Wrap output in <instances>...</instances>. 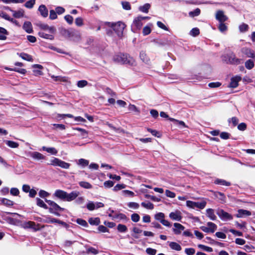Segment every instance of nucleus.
Segmentation results:
<instances>
[{
  "mask_svg": "<svg viewBox=\"0 0 255 255\" xmlns=\"http://www.w3.org/2000/svg\"><path fill=\"white\" fill-rule=\"evenodd\" d=\"M115 62L129 66H134L135 62L134 59L128 54L119 53L113 57Z\"/></svg>",
  "mask_w": 255,
  "mask_h": 255,
  "instance_id": "f257e3e1",
  "label": "nucleus"
},
{
  "mask_svg": "<svg viewBox=\"0 0 255 255\" xmlns=\"http://www.w3.org/2000/svg\"><path fill=\"white\" fill-rule=\"evenodd\" d=\"M222 60L227 64L239 65L241 63L242 60L236 58L233 52L225 54L222 56Z\"/></svg>",
  "mask_w": 255,
  "mask_h": 255,
  "instance_id": "f03ea898",
  "label": "nucleus"
},
{
  "mask_svg": "<svg viewBox=\"0 0 255 255\" xmlns=\"http://www.w3.org/2000/svg\"><path fill=\"white\" fill-rule=\"evenodd\" d=\"M45 202L51 206V207L48 208L49 212L56 216H60V214L58 212V211H62L64 210V208L60 207L57 203L53 201L45 199Z\"/></svg>",
  "mask_w": 255,
  "mask_h": 255,
  "instance_id": "7ed1b4c3",
  "label": "nucleus"
},
{
  "mask_svg": "<svg viewBox=\"0 0 255 255\" xmlns=\"http://www.w3.org/2000/svg\"><path fill=\"white\" fill-rule=\"evenodd\" d=\"M111 27L119 37H122L123 31L126 27L123 22L119 21L116 23H112Z\"/></svg>",
  "mask_w": 255,
  "mask_h": 255,
  "instance_id": "20e7f679",
  "label": "nucleus"
},
{
  "mask_svg": "<svg viewBox=\"0 0 255 255\" xmlns=\"http://www.w3.org/2000/svg\"><path fill=\"white\" fill-rule=\"evenodd\" d=\"M50 164L53 166H58L64 169H68L70 166V163L55 157L50 160Z\"/></svg>",
  "mask_w": 255,
  "mask_h": 255,
  "instance_id": "39448f33",
  "label": "nucleus"
},
{
  "mask_svg": "<svg viewBox=\"0 0 255 255\" xmlns=\"http://www.w3.org/2000/svg\"><path fill=\"white\" fill-rule=\"evenodd\" d=\"M216 213L219 218L224 221H231L233 219L232 215L221 209H218Z\"/></svg>",
  "mask_w": 255,
  "mask_h": 255,
  "instance_id": "423d86ee",
  "label": "nucleus"
},
{
  "mask_svg": "<svg viewBox=\"0 0 255 255\" xmlns=\"http://www.w3.org/2000/svg\"><path fill=\"white\" fill-rule=\"evenodd\" d=\"M142 24L141 16L135 17L131 25L132 31L135 32L136 30L140 29Z\"/></svg>",
  "mask_w": 255,
  "mask_h": 255,
  "instance_id": "0eeeda50",
  "label": "nucleus"
},
{
  "mask_svg": "<svg viewBox=\"0 0 255 255\" xmlns=\"http://www.w3.org/2000/svg\"><path fill=\"white\" fill-rule=\"evenodd\" d=\"M36 24L41 30L48 31L51 34H54L56 31V29L54 26H49L48 24L41 22L37 23Z\"/></svg>",
  "mask_w": 255,
  "mask_h": 255,
  "instance_id": "6e6552de",
  "label": "nucleus"
},
{
  "mask_svg": "<svg viewBox=\"0 0 255 255\" xmlns=\"http://www.w3.org/2000/svg\"><path fill=\"white\" fill-rule=\"evenodd\" d=\"M59 32L65 38H70L75 35V32L72 30L67 29L64 27L59 28Z\"/></svg>",
  "mask_w": 255,
  "mask_h": 255,
  "instance_id": "1a4fd4ad",
  "label": "nucleus"
},
{
  "mask_svg": "<svg viewBox=\"0 0 255 255\" xmlns=\"http://www.w3.org/2000/svg\"><path fill=\"white\" fill-rule=\"evenodd\" d=\"M40 224H36L35 222L32 221H28L27 222H25L23 224V227L24 228H31L34 231H37L40 230H41L42 228H44V226H41Z\"/></svg>",
  "mask_w": 255,
  "mask_h": 255,
  "instance_id": "9d476101",
  "label": "nucleus"
},
{
  "mask_svg": "<svg viewBox=\"0 0 255 255\" xmlns=\"http://www.w3.org/2000/svg\"><path fill=\"white\" fill-rule=\"evenodd\" d=\"M216 18L219 22H224L228 20V17L224 14V11L221 10H218L216 14Z\"/></svg>",
  "mask_w": 255,
  "mask_h": 255,
  "instance_id": "9b49d317",
  "label": "nucleus"
},
{
  "mask_svg": "<svg viewBox=\"0 0 255 255\" xmlns=\"http://www.w3.org/2000/svg\"><path fill=\"white\" fill-rule=\"evenodd\" d=\"M242 79L241 76H236L235 77H232L231 79V82L229 86V87L235 88L237 87L239 85L238 83Z\"/></svg>",
  "mask_w": 255,
  "mask_h": 255,
  "instance_id": "f8f14e48",
  "label": "nucleus"
},
{
  "mask_svg": "<svg viewBox=\"0 0 255 255\" xmlns=\"http://www.w3.org/2000/svg\"><path fill=\"white\" fill-rule=\"evenodd\" d=\"M80 192L77 191H73L70 193H67L66 201L70 202L76 199L79 195Z\"/></svg>",
  "mask_w": 255,
  "mask_h": 255,
  "instance_id": "ddd939ff",
  "label": "nucleus"
},
{
  "mask_svg": "<svg viewBox=\"0 0 255 255\" xmlns=\"http://www.w3.org/2000/svg\"><path fill=\"white\" fill-rule=\"evenodd\" d=\"M173 226L174 228L172 229V231L175 235L180 234L181 232L185 229V227L183 225L178 223H174Z\"/></svg>",
  "mask_w": 255,
  "mask_h": 255,
  "instance_id": "4468645a",
  "label": "nucleus"
},
{
  "mask_svg": "<svg viewBox=\"0 0 255 255\" xmlns=\"http://www.w3.org/2000/svg\"><path fill=\"white\" fill-rule=\"evenodd\" d=\"M181 214L180 211H176L175 212H171L169 214V217L172 220L180 221L182 219V216Z\"/></svg>",
  "mask_w": 255,
  "mask_h": 255,
  "instance_id": "2eb2a0df",
  "label": "nucleus"
},
{
  "mask_svg": "<svg viewBox=\"0 0 255 255\" xmlns=\"http://www.w3.org/2000/svg\"><path fill=\"white\" fill-rule=\"evenodd\" d=\"M54 195L62 200H66L67 192L62 190H56Z\"/></svg>",
  "mask_w": 255,
  "mask_h": 255,
  "instance_id": "dca6fc26",
  "label": "nucleus"
},
{
  "mask_svg": "<svg viewBox=\"0 0 255 255\" xmlns=\"http://www.w3.org/2000/svg\"><path fill=\"white\" fill-rule=\"evenodd\" d=\"M251 215V213L249 211L244 210V209H239L238 211V213L236 215V216L237 218H243L246 216H249Z\"/></svg>",
  "mask_w": 255,
  "mask_h": 255,
  "instance_id": "f3484780",
  "label": "nucleus"
},
{
  "mask_svg": "<svg viewBox=\"0 0 255 255\" xmlns=\"http://www.w3.org/2000/svg\"><path fill=\"white\" fill-rule=\"evenodd\" d=\"M38 11H39L40 15L43 17H47L48 14V10L45 5H40L38 7Z\"/></svg>",
  "mask_w": 255,
  "mask_h": 255,
  "instance_id": "a211bd4d",
  "label": "nucleus"
},
{
  "mask_svg": "<svg viewBox=\"0 0 255 255\" xmlns=\"http://www.w3.org/2000/svg\"><path fill=\"white\" fill-rule=\"evenodd\" d=\"M23 29L28 33L33 32L32 26L31 23L29 21L24 22L23 25Z\"/></svg>",
  "mask_w": 255,
  "mask_h": 255,
  "instance_id": "6ab92c4d",
  "label": "nucleus"
},
{
  "mask_svg": "<svg viewBox=\"0 0 255 255\" xmlns=\"http://www.w3.org/2000/svg\"><path fill=\"white\" fill-rule=\"evenodd\" d=\"M30 156L32 158L37 160L44 159L45 158V156L43 154L36 151L30 152Z\"/></svg>",
  "mask_w": 255,
  "mask_h": 255,
  "instance_id": "aec40b11",
  "label": "nucleus"
},
{
  "mask_svg": "<svg viewBox=\"0 0 255 255\" xmlns=\"http://www.w3.org/2000/svg\"><path fill=\"white\" fill-rule=\"evenodd\" d=\"M139 57L140 59L145 64L147 65L150 64V59L144 51H142L140 52Z\"/></svg>",
  "mask_w": 255,
  "mask_h": 255,
  "instance_id": "412c9836",
  "label": "nucleus"
},
{
  "mask_svg": "<svg viewBox=\"0 0 255 255\" xmlns=\"http://www.w3.org/2000/svg\"><path fill=\"white\" fill-rule=\"evenodd\" d=\"M53 34H47L43 31H39L38 33V35L41 38H43L46 39H49L52 40L54 38V36L53 35Z\"/></svg>",
  "mask_w": 255,
  "mask_h": 255,
  "instance_id": "4be33fe9",
  "label": "nucleus"
},
{
  "mask_svg": "<svg viewBox=\"0 0 255 255\" xmlns=\"http://www.w3.org/2000/svg\"><path fill=\"white\" fill-rule=\"evenodd\" d=\"M33 68H38V70H33V72L35 76H38L42 75V72L40 69H42L43 67L42 65L39 64H34L32 66Z\"/></svg>",
  "mask_w": 255,
  "mask_h": 255,
  "instance_id": "5701e85b",
  "label": "nucleus"
},
{
  "mask_svg": "<svg viewBox=\"0 0 255 255\" xmlns=\"http://www.w3.org/2000/svg\"><path fill=\"white\" fill-rule=\"evenodd\" d=\"M169 246L172 250L177 251H180L182 249L181 246L179 244L174 242H170Z\"/></svg>",
  "mask_w": 255,
  "mask_h": 255,
  "instance_id": "b1692460",
  "label": "nucleus"
},
{
  "mask_svg": "<svg viewBox=\"0 0 255 255\" xmlns=\"http://www.w3.org/2000/svg\"><path fill=\"white\" fill-rule=\"evenodd\" d=\"M242 51L243 53L247 55L248 57L253 58L255 55L253 50L249 48H243Z\"/></svg>",
  "mask_w": 255,
  "mask_h": 255,
  "instance_id": "393cba45",
  "label": "nucleus"
},
{
  "mask_svg": "<svg viewBox=\"0 0 255 255\" xmlns=\"http://www.w3.org/2000/svg\"><path fill=\"white\" fill-rule=\"evenodd\" d=\"M214 195L215 197L218 198L222 203L226 202V196L223 193L220 192H214Z\"/></svg>",
  "mask_w": 255,
  "mask_h": 255,
  "instance_id": "a878e982",
  "label": "nucleus"
},
{
  "mask_svg": "<svg viewBox=\"0 0 255 255\" xmlns=\"http://www.w3.org/2000/svg\"><path fill=\"white\" fill-rule=\"evenodd\" d=\"M206 213L207 216L213 221L216 220L217 217L214 214V210L212 209H208L206 210Z\"/></svg>",
  "mask_w": 255,
  "mask_h": 255,
  "instance_id": "bb28decb",
  "label": "nucleus"
},
{
  "mask_svg": "<svg viewBox=\"0 0 255 255\" xmlns=\"http://www.w3.org/2000/svg\"><path fill=\"white\" fill-rule=\"evenodd\" d=\"M150 4L149 3H146L144 4L143 5L140 6L138 7V10L144 13H148L149 8H150Z\"/></svg>",
  "mask_w": 255,
  "mask_h": 255,
  "instance_id": "cd10ccee",
  "label": "nucleus"
},
{
  "mask_svg": "<svg viewBox=\"0 0 255 255\" xmlns=\"http://www.w3.org/2000/svg\"><path fill=\"white\" fill-rule=\"evenodd\" d=\"M88 222L91 225L98 226L100 223V219L98 217L90 218L89 219Z\"/></svg>",
  "mask_w": 255,
  "mask_h": 255,
  "instance_id": "c85d7f7f",
  "label": "nucleus"
},
{
  "mask_svg": "<svg viewBox=\"0 0 255 255\" xmlns=\"http://www.w3.org/2000/svg\"><path fill=\"white\" fill-rule=\"evenodd\" d=\"M13 12V16L15 18H19L23 16L24 11L22 9L19 10L18 11L10 10Z\"/></svg>",
  "mask_w": 255,
  "mask_h": 255,
  "instance_id": "c756f323",
  "label": "nucleus"
},
{
  "mask_svg": "<svg viewBox=\"0 0 255 255\" xmlns=\"http://www.w3.org/2000/svg\"><path fill=\"white\" fill-rule=\"evenodd\" d=\"M19 56L21 57L23 59L27 61H32L33 58L32 56L27 53H21L20 54L17 53Z\"/></svg>",
  "mask_w": 255,
  "mask_h": 255,
  "instance_id": "7c9ffc66",
  "label": "nucleus"
},
{
  "mask_svg": "<svg viewBox=\"0 0 255 255\" xmlns=\"http://www.w3.org/2000/svg\"><path fill=\"white\" fill-rule=\"evenodd\" d=\"M42 150L44 151H46L47 152L50 153L53 155H56L58 152L54 147H46L45 146H43Z\"/></svg>",
  "mask_w": 255,
  "mask_h": 255,
  "instance_id": "2f4dec72",
  "label": "nucleus"
},
{
  "mask_svg": "<svg viewBox=\"0 0 255 255\" xmlns=\"http://www.w3.org/2000/svg\"><path fill=\"white\" fill-rule=\"evenodd\" d=\"M73 129L81 132V135L83 138H86L88 137V131L85 129L80 128H73Z\"/></svg>",
  "mask_w": 255,
  "mask_h": 255,
  "instance_id": "473e14b6",
  "label": "nucleus"
},
{
  "mask_svg": "<svg viewBox=\"0 0 255 255\" xmlns=\"http://www.w3.org/2000/svg\"><path fill=\"white\" fill-rule=\"evenodd\" d=\"M214 183L216 184H220L227 186H230L231 185L230 182L226 181L225 180L220 179H217L216 180H215Z\"/></svg>",
  "mask_w": 255,
  "mask_h": 255,
  "instance_id": "72a5a7b5",
  "label": "nucleus"
},
{
  "mask_svg": "<svg viewBox=\"0 0 255 255\" xmlns=\"http://www.w3.org/2000/svg\"><path fill=\"white\" fill-rule=\"evenodd\" d=\"M79 185L85 189H91L92 185L89 182L86 181H81L79 183Z\"/></svg>",
  "mask_w": 255,
  "mask_h": 255,
  "instance_id": "f704fd0d",
  "label": "nucleus"
},
{
  "mask_svg": "<svg viewBox=\"0 0 255 255\" xmlns=\"http://www.w3.org/2000/svg\"><path fill=\"white\" fill-rule=\"evenodd\" d=\"M4 142L7 145L11 148H17L19 146V144L17 142L13 141L5 140Z\"/></svg>",
  "mask_w": 255,
  "mask_h": 255,
  "instance_id": "c9c22d12",
  "label": "nucleus"
},
{
  "mask_svg": "<svg viewBox=\"0 0 255 255\" xmlns=\"http://www.w3.org/2000/svg\"><path fill=\"white\" fill-rule=\"evenodd\" d=\"M132 231L134 234H131V236L133 238H134L135 239H138V238H139V237L136 234H140L142 232V231L141 230H140V229L137 228L136 227L133 228Z\"/></svg>",
  "mask_w": 255,
  "mask_h": 255,
  "instance_id": "e433bc0d",
  "label": "nucleus"
},
{
  "mask_svg": "<svg viewBox=\"0 0 255 255\" xmlns=\"http://www.w3.org/2000/svg\"><path fill=\"white\" fill-rule=\"evenodd\" d=\"M6 69L10 70V71H13L15 72H17L18 73H19L21 74H25L26 72V70L25 69L23 68H6Z\"/></svg>",
  "mask_w": 255,
  "mask_h": 255,
  "instance_id": "4c0bfd02",
  "label": "nucleus"
},
{
  "mask_svg": "<svg viewBox=\"0 0 255 255\" xmlns=\"http://www.w3.org/2000/svg\"><path fill=\"white\" fill-rule=\"evenodd\" d=\"M245 66L247 69L251 70L254 68L255 64L252 60L249 59L245 62Z\"/></svg>",
  "mask_w": 255,
  "mask_h": 255,
  "instance_id": "58836bf2",
  "label": "nucleus"
},
{
  "mask_svg": "<svg viewBox=\"0 0 255 255\" xmlns=\"http://www.w3.org/2000/svg\"><path fill=\"white\" fill-rule=\"evenodd\" d=\"M36 204L39 207L43 208L44 209H47L48 207L46 204H45L44 202L39 198H36Z\"/></svg>",
  "mask_w": 255,
  "mask_h": 255,
  "instance_id": "ea45409f",
  "label": "nucleus"
},
{
  "mask_svg": "<svg viewBox=\"0 0 255 255\" xmlns=\"http://www.w3.org/2000/svg\"><path fill=\"white\" fill-rule=\"evenodd\" d=\"M1 202L3 205L8 207L12 206L14 204L12 201L6 198H2L1 200Z\"/></svg>",
  "mask_w": 255,
  "mask_h": 255,
  "instance_id": "a19ab883",
  "label": "nucleus"
},
{
  "mask_svg": "<svg viewBox=\"0 0 255 255\" xmlns=\"http://www.w3.org/2000/svg\"><path fill=\"white\" fill-rule=\"evenodd\" d=\"M141 205L145 208H146V209H153V208H154V205L152 203H151V202H142L141 203Z\"/></svg>",
  "mask_w": 255,
  "mask_h": 255,
  "instance_id": "79ce46f5",
  "label": "nucleus"
},
{
  "mask_svg": "<svg viewBox=\"0 0 255 255\" xmlns=\"http://www.w3.org/2000/svg\"><path fill=\"white\" fill-rule=\"evenodd\" d=\"M117 230L120 233H125L128 231V228L125 225L119 224L117 226Z\"/></svg>",
  "mask_w": 255,
  "mask_h": 255,
  "instance_id": "37998d69",
  "label": "nucleus"
},
{
  "mask_svg": "<svg viewBox=\"0 0 255 255\" xmlns=\"http://www.w3.org/2000/svg\"><path fill=\"white\" fill-rule=\"evenodd\" d=\"M169 120L171 122H173L175 124H176L177 125L181 126H182L184 127H186L185 123L183 121H178V120L174 119L173 118H169Z\"/></svg>",
  "mask_w": 255,
  "mask_h": 255,
  "instance_id": "c03bdc74",
  "label": "nucleus"
},
{
  "mask_svg": "<svg viewBox=\"0 0 255 255\" xmlns=\"http://www.w3.org/2000/svg\"><path fill=\"white\" fill-rule=\"evenodd\" d=\"M78 164L81 165L83 167H85L88 165L89 161L83 158H81L79 159Z\"/></svg>",
  "mask_w": 255,
  "mask_h": 255,
  "instance_id": "a18cd8bd",
  "label": "nucleus"
},
{
  "mask_svg": "<svg viewBox=\"0 0 255 255\" xmlns=\"http://www.w3.org/2000/svg\"><path fill=\"white\" fill-rule=\"evenodd\" d=\"M165 217V215L164 213L159 212L156 214L154 216V218L156 220L159 221L160 222V221L164 219Z\"/></svg>",
  "mask_w": 255,
  "mask_h": 255,
  "instance_id": "49530a36",
  "label": "nucleus"
},
{
  "mask_svg": "<svg viewBox=\"0 0 255 255\" xmlns=\"http://www.w3.org/2000/svg\"><path fill=\"white\" fill-rule=\"evenodd\" d=\"M35 3V0H29L25 2L24 6L28 8H31L33 7Z\"/></svg>",
  "mask_w": 255,
  "mask_h": 255,
  "instance_id": "de8ad7c7",
  "label": "nucleus"
},
{
  "mask_svg": "<svg viewBox=\"0 0 255 255\" xmlns=\"http://www.w3.org/2000/svg\"><path fill=\"white\" fill-rule=\"evenodd\" d=\"M200 9L197 8L194 11L189 12V14L191 17L197 16L200 14Z\"/></svg>",
  "mask_w": 255,
  "mask_h": 255,
  "instance_id": "09e8293b",
  "label": "nucleus"
},
{
  "mask_svg": "<svg viewBox=\"0 0 255 255\" xmlns=\"http://www.w3.org/2000/svg\"><path fill=\"white\" fill-rule=\"evenodd\" d=\"M200 33V30L199 28L195 27L192 29L190 32V34L194 37L198 35Z\"/></svg>",
  "mask_w": 255,
  "mask_h": 255,
  "instance_id": "8fccbe9b",
  "label": "nucleus"
},
{
  "mask_svg": "<svg viewBox=\"0 0 255 255\" xmlns=\"http://www.w3.org/2000/svg\"><path fill=\"white\" fill-rule=\"evenodd\" d=\"M218 27L219 30L222 32H223L227 30V26L225 23H224V22H220Z\"/></svg>",
  "mask_w": 255,
  "mask_h": 255,
  "instance_id": "3c124183",
  "label": "nucleus"
},
{
  "mask_svg": "<svg viewBox=\"0 0 255 255\" xmlns=\"http://www.w3.org/2000/svg\"><path fill=\"white\" fill-rule=\"evenodd\" d=\"M206 205L205 201H202L201 202H196L195 208L202 209L205 208Z\"/></svg>",
  "mask_w": 255,
  "mask_h": 255,
  "instance_id": "603ef678",
  "label": "nucleus"
},
{
  "mask_svg": "<svg viewBox=\"0 0 255 255\" xmlns=\"http://www.w3.org/2000/svg\"><path fill=\"white\" fill-rule=\"evenodd\" d=\"M198 247L199 248L203 250L204 251L208 252H211L213 251V249L212 248L209 247H207V246H204L203 245H201V244L198 245Z\"/></svg>",
  "mask_w": 255,
  "mask_h": 255,
  "instance_id": "864d4df0",
  "label": "nucleus"
},
{
  "mask_svg": "<svg viewBox=\"0 0 255 255\" xmlns=\"http://www.w3.org/2000/svg\"><path fill=\"white\" fill-rule=\"evenodd\" d=\"M131 220L133 222H137L140 220V216L137 213H133L131 215Z\"/></svg>",
  "mask_w": 255,
  "mask_h": 255,
  "instance_id": "5fc2aeb1",
  "label": "nucleus"
},
{
  "mask_svg": "<svg viewBox=\"0 0 255 255\" xmlns=\"http://www.w3.org/2000/svg\"><path fill=\"white\" fill-rule=\"evenodd\" d=\"M86 207L89 211H93L95 209V203L92 201H89L87 203Z\"/></svg>",
  "mask_w": 255,
  "mask_h": 255,
  "instance_id": "6e6d98bb",
  "label": "nucleus"
},
{
  "mask_svg": "<svg viewBox=\"0 0 255 255\" xmlns=\"http://www.w3.org/2000/svg\"><path fill=\"white\" fill-rule=\"evenodd\" d=\"M87 85L88 82L84 80L79 81L77 84V86L79 88H83Z\"/></svg>",
  "mask_w": 255,
  "mask_h": 255,
  "instance_id": "4d7b16f0",
  "label": "nucleus"
},
{
  "mask_svg": "<svg viewBox=\"0 0 255 255\" xmlns=\"http://www.w3.org/2000/svg\"><path fill=\"white\" fill-rule=\"evenodd\" d=\"M76 222L79 225H80L85 227H87L88 226L87 222L85 220L82 219H77L76 220Z\"/></svg>",
  "mask_w": 255,
  "mask_h": 255,
  "instance_id": "13d9d810",
  "label": "nucleus"
},
{
  "mask_svg": "<svg viewBox=\"0 0 255 255\" xmlns=\"http://www.w3.org/2000/svg\"><path fill=\"white\" fill-rule=\"evenodd\" d=\"M122 4L123 8L126 10H130L131 9L130 4L129 2L122 1Z\"/></svg>",
  "mask_w": 255,
  "mask_h": 255,
  "instance_id": "bf43d9fd",
  "label": "nucleus"
},
{
  "mask_svg": "<svg viewBox=\"0 0 255 255\" xmlns=\"http://www.w3.org/2000/svg\"><path fill=\"white\" fill-rule=\"evenodd\" d=\"M249 26L245 23H243L239 26V29L241 32H246L248 30Z\"/></svg>",
  "mask_w": 255,
  "mask_h": 255,
  "instance_id": "052dcab7",
  "label": "nucleus"
},
{
  "mask_svg": "<svg viewBox=\"0 0 255 255\" xmlns=\"http://www.w3.org/2000/svg\"><path fill=\"white\" fill-rule=\"evenodd\" d=\"M64 19L68 24H72L73 23V18L71 15L69 14L66 15L64 16Z\"/></svg>",
  "mask_w": 255,
  "mask_h": 255,
  "instance_id": "680f3d73",
  "label": "nucleus"
},
{
  "mask_svg": "<svg viewBox=\"0 0 255 255\" xmlns=\"http://www.w3.org/2000/svg\"><path fill=\"white\" fill-rule=\"evenodd\" d=\"M57 18V13L55 10L52 9L50 10L49 18L52 20L55 19Z\"/></svg>",
  "mask_w": 255,
  "mask_h": 255,
  "instance_id": "e2e57ef3",
  "label": "nucleus"
},
{
  "mask_svg": "<svg viewBox=\"0 0 255 255\" xmlns=\"http://www.w3.org/2000/svg\"><path fill=\"white\" fill-rule=\"evenodd\" d=\"M185 253L187 255H193L195 253V250L193 248H186L185 250Z\"/></svg>",
  "mask_w": 255,
  "mask_h": 255,
  "instance_id": "0e129e2a",
  "label": "nucleus"
},
{
  "mask_svg": "<svg viewBox=\"0 0 255 255\" xmlns=\"http://www.w3.org/2000/svg\"><path fill=\"white\" fill-rule=\"evenodd\" d=\"M156 252L157 251L155 249L150 248H148L146 249V253L149 255H155Z\"/></svg>",
  "mask_w": 255,
  "mask_h": 255,
  "instance_id": "69168bd1",
  "label": "nucleus"
},
{
  "mask_svg": "<svg viewBox=\"0 0 255 255\" xmlns=\"http://www.w3.org/2000/svg\"><path fill=\"white\" fill-rule=\"evenodd\" d=\"M151 32V28L148 26L144 27L142 30V33L144 35H147Z\"/></svg>",
  "mask_w": 255,
  "mask_h": 255,
  "instance_id": "338daca9",
  "label": "nucleus"
},
{
  "mask_svg": "<svg viewBox=\"0 0 255 255\" xmlns=\"http://www.w3.org/2000/svg\"><path fill=\"white\" fill-rule=\"evenodd\" d=\"M230 134L227 132H222L220 134V136L223 139H227L229 138Z\"/></svg>",
  "mask_w": 255,
  "mask_h": 255,
  "instance_id": "774afa93",
  "label": "nucleus"
}]
</instances>
